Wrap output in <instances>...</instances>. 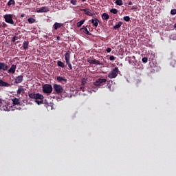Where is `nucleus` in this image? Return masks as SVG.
<instances>
[{
	"label": "nucleus",
	"instance_id": "nucleus-15",
	"mask_svg": "<svg viewBox=\"0 0 176 176\" xmlns=\"http://www.w3.org/2000/svg\"><path fill=\"white\" fill-rule=\"evenodd\" d=\"M47 12H49V8L46 6L42 7L37 10V13H46Z\"/></svg>",
	"mask_w": 176,
	"mask_h": 176
},
{
	"label": "nucleus",
	"instance_id": "nucleus-43",
	"mask_svg": "<svg viewBox=\"0 0 176 176\" xmlns=\"http://www.w3.org/2000/svg\"><path fill=\"white\" fill-rule=\"evenodd\" d=\"M12 42H16V36L12 38Z\"/></svg>",
	"mask_w": 176,
	"mask_h": 176
},
{
	"label": "nucleus",
	"instance_id": "nucleus-27",
	"mask_svg": "<svg viewBox=\"0 0 176 176\" xmlns=\"http://www.w3.org/2000/svg\"><path fill=\"white\" fill-rule=\"evenodd\" d=\"M8 6H11V5H16V1H14V0H10L8 3H7Z\"/></svg>",
	"mask_w": 176,
	"mask_h": 176
},
{
	"label": "nucleus",
	"instance_id": "nucleus-11",
	"mask_svg": "<svg viewBox=\"0 0 176 176\" xmlns=\"http://www.w3.org/2000/svg\"><path fill=\"white\" fill-rule=\"evenodd\" d=\"M69 91L68 90H65V91H63V92L60 94V96L63 98H65L67 97L68 98H71L72 96L71 95V94L69 93Z\"/></svg>",
	"mask_w": 176,
	"mask_h": 176
},
{
	"label": "nucleus",
	"instance_id": "nucleus-9",
	"mask_svg": "<svg viewBox=\"0 0 176 176\" xmlns=\"http://www.w3.org/2000/svg\"><path fill=\"white\" fill-rule=\"evenodd\" d=\"M9 65L5 63L0 62V71H8Z\"/></svg>",
	"mask_w": 176,
	"mask_h": 176
},
{
	"label": "nucleus",
	"instance_id": "nucleus-47",
	"mask_svg": "<svg viewBox=\"0 0 176 176\" xmlns=\"http://www.w3.org/2000/svg\"><path fill=\"white\" fill-rule=\"evenodd\" d=\"M56 39H57V41H60V39H61V37H60V36H58L56 37Z\"/></svg>",
	"mask_w": 176,
	"mask_h": 176
},
{
	"label": "nucleus",
	"instance_id": "nucleus-28",
	"mask_svg": "<svg viewBox=\"0 0 176 176\" xmlns=\"http://www.w3.org/2000/svg\"><path fill=\"white\" fill-rule=\"evenodd\" d=\"M116 3L118 6H122V5H123V1H122V0H116Z\"/></svg>",
	"mask_w": 176,
	"mask_h": 176
},
{
	"label": "nucleus",
	"instance_id": "nucleus-44",
	"mask_svg": "<svg viewBox=\"0 0 176 176\" xmlns=\"http://www.w3.org/2000/svg\"><path fill=\"white\" fill-rule=\"evenodd\" d=\"M141 65H137V66H136V68H138V69H140V68H141Z\"/></svg>",
	"mask_w": 176,
	"mask_h": 176
},
{
	"label": "nucleus",
	"instance_id": "nucleus-20",
	"mask_svg": "<svg viewBox=\"0 0 176 176\" xmlns=\"http://www.w3.org/2000/svg\"><path fill=\"white\" fill-rule=\"evenodd\" d=\"M80 31H83V32L85 34H86L87 35H91V33H90V32H89V30H87V28L83 26V28H82L80 29Z\"/></svg>",
	"mask_w": 176,
	"mask_h": 176
},
{
	"label": "nucleus",
	"instance_id": "nucleus-12",
	"mask_svg": "<svg viewBox=\"0 0 176 176\" xmlns=\"http://www.w3.org/2000/svg\"><path fill=\"white\" fill-rule=\"evenodd\" d=\"M56 80L58 82H59V83H63V85H65V83H67V78L63 77V76H58L56 78Z\"/></svg>",
	"mask_w": 176,
	"mask_h": 176
},
{
	"label": "nucleus",
	"instance_id": "nucleus-17",
	"mask_svg": "<svg viewBox=\"0 0 176 176\" xmlns=\"http://www.w3.org/2000/svg\"><path fill=\"white\" fill-rule=\"evenodd\" d=\"M91 24H94V27L97 28L98 27V23H100V21L97 18L92 19L91 20Z\"/></svg>",
	"mask_w": 176,
	"mask_h": 176
},
{
	"label": "nucleus",
	"instance_id": "nucleus-3",
	"mask_svg": "<svg viewBox=\"0 0 176 176\" xmlns=\"http://www.w3.org/2000/svg\"><path fill=\"white\" fill-rule=\"evenodd\" d=\"M53 91V87L50 84H45L43 85V93L45 94H52Z\"/></svg>",
	"mask_w": 176,
	"mask_h": 176
},
{
	"label": "nucleus",
	"instance_id": "nucleus-21",
	"mask_svg": "<svg viewBox=\"0 0 176 176\" xmlns=\"http://www.w3.org/2000/svg\"><path fill=\"white\" fill-rule=\"evenodd\" d=\"M102 20L108 21L109 19V15L107 13H103L102 14Z\"/></svg>",
	"mask_w": 176,
	"mask_h": 176
},
{
	"label": "nucleus",
	"instance_id": "nucleus-25",
	"mask_svg": "<svg viewBox=\"0 0 176 176\" xmlns=\"http://www.w3.org/2000/svg\"><path fill=\"white\" fill-rule=\"evenodd\" d=\"M28 21L29 24H34V23H35L36 21V20L32 17H30L28 19Z\"/></svg>",
	"mask_w": 176,
	"mask_h": 176
},
{
	"label": "nucleus",
	"instance_id": "nucleus-14",
	"mask_svg": "<svg viewBox=\"0 0 176 176\" xmlns=\"http://www.w3.org/2000/svg\"><path fill=\"white\" fill-rule=\"evenodd\" d=\"M87 62L89 64H96L97 65H102V64H101V63H100L99 60H97L96 59H88Z\"/></svg>",
	"mask_w": 176,
	"mask_h": 176
},
{
	"label": "nucleus",
	"instance_id": "nucleus-18",
	"mask_svg": "<svg viewBox=\"0 0 176 176\" xmlns=\"http://www.w3.org/2000/svg\"><path fill=\"white\" fill-rule=\"evenodd\" d=\"M10 86V84L0 80V87H9Z\"/></svg>",
	"mask_w": 176,
	"mask_h": 176
},
{
	"label": "nucleus",
	"instance_id": "nucleus-32",
	"mask_svg": "<svg viewBox=\"0 0 176 176\" xmlns=\"http://www.w3.org/2000/svg\"><path fill=\"white\" fill-rule=\"evenodd\" d=\"M142 63L146 64V63H148V58H146V57L142 58Z\"/></svg>",
	"mask_w": 176,
	"mask_h": 176
},
{
	"label": "nucleus",
	"instance_id": "nucleus-31",
	"mask_svg": "<svg viewBox=\"0 0 176 176\" xmlns=\"http://www.w3.org/2000/svg\"><path fill=\"white\" fill-rule=\"evenodd\" d=\"M111 13H113V14H118V10L116 8H113L110 10Z\"/></svg>",
	"mask_w": 176,
	"mask_h": 176
},
{
	"label": "nucleus",
	"instance_id": "nucleus-16",
	"mask_svg": "<svg viewBox=\"0 0 176 176\" xmlns=\"http://www.w3.org/2000/svg\"><path fill=\"white\" fill-rule=\"evenodd\" d=\"M13 105H21V102H20V99L17 98H14L12 99Z\"/></svg>",
	"mask_w": 176,
	"mask_h": 176
},
{
	"label": "nucleus",
	"instance_id": "nucleus-1",
	"mask_svg": "<svg viewBox=\"0 0 176 176\" xmlns=\"http://www.w3.org/2000/svg\"><path fill=\"white\" fill-rule=\"evenodd\" d=\"M28 96L30 97V98L36 100L35 102H36V104H38V105H41V104H43V98H45L43 95L39 93H37V94L31 93L28 94Z\"/></svg>",
	"mask_w": 176,
	"mask_h": 176
},
{
	"label": "nucleus",
	"instance_id": "nucleus-46",
	"mask_svg": "<svg viewBox=\"0 0 176 176\" xmlns=\"http://www.w3.org/2000/svg\"><path fill=\"white\" fill-rule=\"evenodd\" d=\"M80 89V90H82V91H85V87H81Z\"/></svg>",
	"mask_w": 176,
	"mask_h": 176
},
{
	"label": "nucleus",
	"instance_id": "nucleus-2",
	"mask_svg": "<svg viewBox=\"0 0 176 176\" xmlns=\"http://www.w3.org/2000/svg\"><path fill=\"white\" fill-rule=\"evenodd\" d=\"M65 59L66 61V64L68 65L69 69H72V65L71 64V51H67L65 54Z\"/></svg>",
	"mask_w": 176,
	"mask_h": 176
},
{
	"label": "nucleus",
	"instance_id": "nucleus-5",
	"mask_svg": "<svg viewBox=\"0 0 176 176\" xmlns=\"http://www.w3.org/2000/svg\"><path fill=\"white\" fill-rule=\"evenodd\" d=\"M107 83V78H98L94 82V85L97 87H102L104 85Z\"/></svg>",
	"mask_w": 176,
	"mask_h": 176
},
{
	"label": "nucleus",
	"instance_id": "nucleus-35",
	"mask_svg": "<svg viewBox=\"0 0 176 176\" xmlns=\"http://www.w3.org/2000/svg\"><path fill=\"white\" fill-rule=\"evenodd\" d=\"M124 21H130V16H124Z\"/></svg>",
	"mask_w": 176,
	"mask_h": 176
},
{
	"label": "nucleus",
	"instance_id": "nucleus-45",
	"mask_svg": "<svg viewBox=\"0 0 176 176\" xmlns=\"http://www.w3.org/2000/svg\"><path fill=\"white\" fill-rule=\"evenodd\" d=\"M23 17H25V14H21V18H23Z\"/></svg>",
	"mask_w": 176,
	"mask_h": 176
},
{
	"label": "nucleus",
	"instance_id": "nucleus-50",
	"mask_svg": "<svg viewBox=\"0 0 176 176\" xmlns=\"http://www.w3.org/2000/svg\"><path fill=\"white\" fill-rule=\"evenodd\" d=\"M82 2H86V0H82Z\"/></svg>",
	"mask_w": 176,
	"mask_h": 176
},
{
	"label": "nucleus",
	"instance_id": "nucleus-42",
	"mask_svg": "<svg viewBox=\"0 0 176 176\" xmlns=\"http://www.w3.org/2000/svg\"><path fill=\"white\" fill-rule=\"evenodd\" d=\"M80 12H85V13H86V12L87 11V9L85 8V9H80Z\"/></svg>",
	"mask_w": 176,
	"mask_h": 176
},
{
	"label": "nucleus",
	"instance_id": "nucleus-34",
	"mask_svg": "<svg viewBox=\"0 0 176 176\" xmlns=\"http://www.w3.org/2000/svg\"><path fill=\"white\" fill-rule=\"evenodd\" d=\"M85 14L87 16H93V13H91L90 11H88V10H87Z\"/></svg>",
	"mask_w": 176,
	"mask_h": 176
},
{
	"label": "nucleus",
	"instance_id": "nucleus-6",
	"mask_svg": "<svg viewBox=\"0 0 176 176\" xmlns=\"http://www.w3.org/2000/svg\"><path fill=\"white\" fill-rule=\"evenodd\" d=\"M54 91L56 94H61L64 91L63 87L58 84H54L53 85Z\"/></svg>",
	"mask_w": 176,
	"mask_h": 176
},
{
	"label": "nucleus",
	"instance_id": "nucleus-29",
	"mask_svg": "<svg viewBox=\"0 0 176 176\" xmlns=\"http://www.w3.org/2000/svg\"><path fill=\"white\" fill-rule=\"evenodd\" d=\"M87 82V79L83 78L81 80V85H82V86H85V85H86Z\"/></svg>",
	"mask_w": 176,
	"mask_h": 176
},
{
	"label": "nucleus",
	"instance_id": "nucleus-49",
	"mask_svg": "<svg viewBox=\"0 0 176 176\" xmlns=\"http://www.w3.org/2000/svg\"><path fill=\"white\" fill-rule=\"evenodd\" d=\"M174 28H176V23L174 25Z\"/></svg>",
	"mask_w": 176,
	"mask_h": 176
},
{
	"label": "nucleus",
	"instance_id": "nucleus-36",
	"mask_svg": "<svg viewBox=\"0 0 176 176\" xmlns=\"http://www.w3.org/2000/svg\"><path fill=\"white\" fill-rule=\"evenodd\" d=\"M1 27H3V28H6V27H8V24L5 23V22H3Z\"/></svg>",
	"mask_w": 176,
	"mask_h": 176
},
{
	"label": "nucleus",
	"instance_id": "nucleus-40",
	"mask_svg": "<svg viewBox=\"0 0 176 176\" xmlns=\"http://www.w3.org/2000/svg\"><path fill=\"white\" fill-rule=\"evenodd\" d=\"M71 3L72 4V5H76V0H71Z\"/></svg>",
	"mask_w": 176,
	"mask_h": 176
},
{
	"label": "nucleus",
	"instance_id": "nucleus-52",
	"mask_svg": "<svg viewBox=\"0 0 176 176\" xmlns=\"http://www.w3.org/2000/svg\"><path fill=\"white\" fill-rule=\"evenodd\" d=\"M0 28H1V25H0Z\"/></svg>",
	"mask_w": 176,
	"mask_h": 176
},
{
	"label": "nucleus",
	"instance_id": "nucleus-22",
	"mask_svg": "<svg viewBox=\"0 0 176 176\" xmlns=\"http://www.w3.org/2000/svg\"><path fill=\"white\" fill-rule=\"evenodd\" d=\"M123 24V22L120 21L118 23L113 26L114 30H119L122 27V25Z\"/></svg>",
	"mask_w": 176,
	"mask_h": 176
},
{
	"label": "nucleus",
	"instance_id": "nucleus-24",
	"mask_svg": "<svg viewBox=\"0 0 176 176\" xmlns=\"http://www.w3.org/2000/svg\"><path fill=\"white\" fill-rule=\"evenodd\" d=\"M57 65L58 67H60V68H64V67H65V63H64L63 62H61L60 60H58Z\"/></svg>",
	"mask_w": 176,
	"mask_h": 176
},
{
	"label": "nucleus",
	"instance_id": "nucleus-26",
	"mask_svg": "<svg viewBox=\"0 0 176 176\" xmlns=\"http://www.w3.org/2000/svg\"><path fill=\"white\" fill-rule=\"evenodd\" d=\"M23 47L24 50H27V49H28V41L23 42Z\"/></svg>",
	"mask_w": 176,
	"mask_h": 176
},
{
	"label": "nucleus",
	"instance_id": "nucleus-38",
	"mask_svg": "<svg viewBox=\"0 0 176 176\" xmlns=\"http://www.w3.org/2000/svg\"><path fill=\"white\" fill-rule=\"evenodd\" d=\"M109 60H110L111 61H115V56H111L109 57Z\"/></svg>",
	"mask_w": 176,
	"mask_h": 176
},
{
	"label": "nucleus",
	"instance_id": "nucleus-10",
	"mask_svg": "<svg viewBox=\"0 0 176 176\" xmlns=\"http://www.w3.org/2000/svg\"><path fill=\"white\" fill-rule=\"evenodd\" d=\"M10 107L8 105V104L3 102V104L0 106V111H10Z\"/></svg>",
	"mask_w": 176,
	"mask_h": 176
},
{
	"label": "nucleus",
	"instance_id": "nucleus-48",
	"mask_svg": "<svg viewBox=\"0 0 176 176\" xmlns=\"http://www.w3.org/2000/svg\"><path fill=\"white\" fill-rule=\"evenodd\" d=\"M128 5H129V6H131V5H133V2H131V1H129V3H128Z\"/></svg>",
	"mask_w": 176,
	"mask_h": 176
},
{
	"label": "nucleus",
	"instance_id": "nucleus-37",
	"mask_svg": "<svg viewBox=\"0 0 176 176\" xmlns=\"http://www.w3.org/2000/svg\"><path fill=\"white\" fill-rule=\"evenodd\" d=\"M170 14L172 15L176 14V10L175 9L171 10Z\"/></svg>",
	"mask_w": 176,
	"mask_h": 176
},
{
	"label": "nucleus",
	"instance_id": "nucleus-23",
	"mask_svg": "<svg viewBox=\"0 0 176 176\" xmlns=\"http://www.w3.org/2000/svg\"><path fill=\"white\" fill-rule=\"evenodd\" d=\"M85 19H82L79 22H78L76 23V26L78 27V28H80V27H82V25H83V24L85 23Z\"/></svg>",
	"mask_w": 176,
	"mask_h": 176
},
{
	"label": "nucleus",
	"instance_id": "nucleus-51",
	"mask_svg": "<svg viewBox=\"0 0 176 176\" xmlns=\"http://www.w3.org/2000/svg\"><path fill=\"white\" fill-rule=\"evenodd\" d=\"M157 1H162V0H157Z\"/></svg>",
	"mask_w": 176,
	"mask_h": 176
},
{
	"label": "nucleus",
	"instance_id": "nucleus-8",
	"mask_svg": "<svg viewBox=\"0 0 176 176\" xmlns=\"http://www.w3.org/2000/svg\"><path fill=\"white\" fill-rule=\"evenodd\" d=\"M23 80H24V76H23V75L18 76L14 78V83H15L16 85H19L21 83Z\"/></svg>",
	"mask_w": 176,
	"mask_h": 176
},
{
	"label": "nucleus",
	"instance_id": "nucleus-7",
	"mask_svg": "<svg viewBox=\"0 0 176 176\" xmlns=\"http://www.w3.org/2000/svg\"><path fill=\"white\" fill-rule=\"evenodd\" d=\"M6 23L8 24H14V21H13V15L8 14L3 16Z\"/></svg>",
	"mask_w": 176,
	"mask_h": 176
},
{
	"label": "nucleus",
	"instance_id": "nucleus-13",
	"mask_svg": "<svg viewBox=\"0 0 176 176\" xmlns=\"http://www.w3.org/2000/svg\"><path fill=\"white\" fill-rule=\"evenodd\" d=\"M17 65H12L10 68L8 69V74H15Z\"/></svg>",
	"mask_w": 176,
	"mask_h": 176
},
{
	"label": "nucleus",
	"instance_id": "nucleus-39",
	"mask_svg": "<svg viewBox=\"0 0 176 176\" xmlns=\"http://www.w3.org/2000/svg\"><path fill=\"white\" fill-rule=\"evenodd\" d=\"M3 102H5V100H3L2 98H0V107L3 105Z\"/></svg>",
	"mask_w": 176,
	"mask_h": 176
},
{
	"label": "nucleus",
	"instance_id": "nucleus-33",
	"mask_svg": "<svg viewBox=\"0 0 176 176\" xmlns=\"http://www.w3.org/2000/svg\"><path fill=\"white\" fill-rule=\"evenodd\" d=\"M137 6H133L132 7H129V10H136Z\"/></svg>",
	"mask_w": 176,
	"mask_h": 176
},
{
	"label": "nucleus",
	"instance_id": "nucleus-41",
	"mask_svg": "<svg viewBox=\"0 0 176 176\" xmlns=\"http://www.w3.org/2000/svg\"><path fill=\"white\" fill-rule=\"evenodd\" d=\"M111 50H112V49H111L110 47H108V48L106 50V51H107V53H111Z\"/></svg>",
	"mask_w": 176,
	"mask_h": 176
},
{
	"label": "nucleus",
	"instance_id": "nucleus-30",
	"mask_svg": "<svg viewBox=\"0 0 176 176\" xmlns=\"http://www.w3.org/2000/svg\"><path fill=\"white\" fill-rule=\"evenodd\" d=\"M23 91H24V88L19 87V89L17 90V94H21V93H23Z\"/></svg>",
	"mask_w": 176,
	"mask_h": 176
},
{
	"label": "nucleus",
	"instance_id": "nucleus-4",
	"mask_svg": "<svg viewBox=\"0 0 176 176\" xmlns=\"http://www.w3.org/2000/svg\"><path fill=\"white\" fill-rule=\"evenodd\" d=\"M119 74V68L118 67H115L109 74H108V78L110 79H114L118 76Z\"/></svg>",
	"mask_w": 176,
	"mask_h": 176
},
{
	"label": "nucleus",
	"instance_id": "nucleus-19",
	"mask_svg": "<svg viewBox=\"0 0 176 176\" xmlns=\"http://www.w3.org/2000/svg\"><path fill=\"white\" fill-rule=\"evenodd\" d=\"M63 25H64V23H60L56 22L54 24V30H57L58 28H61V27H63Z\"/></svg>",
	"mask_w": 176,
	"mask_h": 176
}]
</instances>
